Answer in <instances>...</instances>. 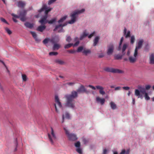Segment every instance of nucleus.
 Returning a JSON list of instances; mask_svg holds the SVG:
<instances>
[{
	"label": "nucleus",
	"mask_w": 154,
	"mask_h": 154,
	"mask_svg": "<svg viewBox=\"0 0 154 154\" xmlns=\"http://www.w3.org/2000/svg\"><path fill=\"white\" fill-rule=\"evenodd\" d=\"M77 91H72L71 94L66 95L65 97L66 99V106L68 107L73 108L75 107L74 99L78 96Z\"/></svg>",
	"instance_id": "obj_1"
},
{
	"label": "nucleus",
	"mask_w": 154,
	"mask_h": 154,
	"mask_svg": "<svg viewBox=\"0 0 154 154\" xmlns=\"http://www.w3.org/2000/svg\"><path fill=\"white\" fill-rule=\"evenodd\" d=\"M85 11L84 9H82L81 10L75 11L72 13L70 17H71V20L68 22L69 24H72L74 23L76 21V15L78 14L82 13Z\"/></svg>",
	"instance_id": "obj_2"
},
{
	"label": "nucleus",
	"mask_w": 154,
	"mask_h": 154,
	"mask_svg": "<svg viewBox=\"0 0 154 154\" xmlns=\"http://www.w3.org/2000/svg\"><path fill=\"white\" fill-rule=\"evenodd\" d=\"M104 70L107 72L114 73H124V71L122 70L111 67H106L104 68Z\"/></svg>",
	"instance_id": "obj_3"
},
{
	"label": "nucleus",
	"mask_w": 154,
	"mask_h": 154,
	"mask_svg": "<svg viewBox=\"0 0 154 154\" xmlns=\"http://www.w3.org/2000/svg\"><path fill=\"white\" fill-rule=\"evenodd\" d=\"M51 134L48 133V136L49 140L52 144H54V141H55L57 139L56 136L54 132L53 129L52 127H51Z\"/></svg>",
	"instance_id": "obj_4"
},
{
	"label": "nucleus",
	"mask_w": 154,
	"mask_h": 154,
	"mask_svg": "<svg viewBox=\"0 0 154 154\" xmlns=\"http://www.w3.org/2000/svg\"><path fill=\"white\" fill-rule=\"evenodd\" d=\"M65 133L67 135L69 140L72 141H75L77 139L76 135L74 134L69 133V131L65 128H64Z\"/></svg>",
	"instance_id": "obj_5"
},
{
	"label": "nucleus",
	"mask_w": 154,
	"mask_h": 154,
	"mask_svg": "<svg viewBox=\"0 0 154 154\" xmlns=\"http://www.w3.org/2000/svg\"><path fill=\"white\" fill-rule=\"evenodd\" d=\"M88 86L94 90H95L96 88H97V89L99 90V93L103 95L105 94V92L104 91V88L101 86L100 85H97L96 86V87H95L92 85H89Z\"/></svg>",
	"instance_id": "obj_6"
},
{
	"label": "nucleus",
	"mask_w": 154,
	"mask_h": 154,
	"mask_svg": "<svg viewBox=\"0 0 154 154\" xmlns=\"http://www.w3.org/2000/svg\"><path fill=\"white\" fill-rule=\"evenodd\" d=\"M55 103L54 104V106L55 108L56 111L57 112H58L57 109V107L56 104H57L59 108H61L62 107V105L60 102L59 100V99L58 98V97L57 95H55Z\"/></svg>",
	"instance_id": "obj_7"
},
{
	"label": "nucleus",
	"mask_w": 154,
	"mask_h": 154,
	"mask_svg": "<svg viewBox=\"0 0 154 154\" xmlns=\"http://www.w3.org/2000/svg\"><path fill=\"white\" fill-rule=\"evenodd\" d=\"M143 42V40H141L139 41L138 43V46H136L134 54V57L137 56V55L138 49L140 48L142 45V43Z\"/></svg>",
	"instance_id": "obj_8"
},
{
	"label": "nucleus",
	"mask_w": 154,
	"mask_h": 154,
	"mask_svg": "<svg viewBox=\"0 0 154 154\" xmlns=\"http://www.w3.org/2000/svg\"><path fill=\"white\" fill-rule=\"evenodd\" d=\"M26 10H23L20 12L19 14L20 17V20L23 22L25 21L26 20Z\"/></svg>",
	"instance_id": "obj_9"
},
{
	"label": "nucleus",
	"mask_w": 154,
	"mask_h": 154,
	"mask_svg": "<svg viewBox=\"0 0 154 154\" xmlns=\"http://www.w3.org/2000/svg\"><path fill=\"white\" fill-rule=\"evenodd\" d=\"M114 49V46L113 44H110L108 46L107 53L108 55H110L112 53Z\"/></svg>",
	"instance_id": "obj_10"
},
{
	"label": "nucleus",
	"mask_w": 154,
	"mask_h": 154,
	"mask_svg": "<svg viewBox=\"0 0 154 154\" xmlns=\"http://www.w3.org/2000/svg\"><path fill=\"white\" fill-rule=\"evenodd\" d=\"M66 25L67 24L65 23L64 24H60L58 25H56V26L54 29V31H56L59 28H60V29L58 31V32H63L64 31L63 30V27Z\"/></svg>",
	"instance_id": "obj_11"
},
{
	"label": "nucleus",
	"mask_w": 154,
	"mask_h": 154,
	"mask_svg": "<svg viewBox=\"0 0 154 154\" xmlns=\"http://www.w3.org/2000/svg\"><path fill=\"white\" fill-rule=\"evenodd\" d=\"M77 91L78 93H81L85 92L88 94L89 92L85 88V87L83 85H81L77 90Z\"/></svg>",
	"instance_id": "obj_12"
},
{
	"label": "nucleus",
	"mask_w": 154,
	"mask_h": 154,
	"mask_svg": "<svg viewBox=\"0 0 154 154\" xmlns=\"http://www.w3.org/2000/svg\"><path fill=\"white\" fill-rule=\"evenodd\" d=\"M96 101L97 103H99L101 105H103L105 102V99L97 97L96 98Z\"/></svg>",
	"instance_id": "obj_13"
},
{
	"label": "nucleus",
	"mask_w": 154,
	"mask_h": 154,
	"mask_svg": "<svg viewBox=\"0 0 154 154\" xmlns=\"http://www.w3.org/2000/svg\"><path fill=\"white\" fill-rule=\"evenodd\" d=\"M128 44L125 43L123 45L122 48H121V50H122V52L123 55H124L125 54V51L127 48V47H128Z\"/></svg>",
	"instance_id": "obj_14"
},
{
	"label": "nucleus",
	"mask_w": 154,
	"mask_h": 154,
	"mask_svg": "<svg viewBox=\"0 0 154 154\" xmlns=\"http://www.w3.org/2000/svg\"><path fill=\"white\" fill-rule=\"evenodd\" d=\"M46 28V26L45 25L40 26L38 27L37 30L38 31L42 32Z\"/></svg>",
	"instance_id": "obj_15"
},
{
	"label": "nucleus",
	"mask_w": 154,
	"mask_h": 154,
	"mask_svg": "<svg viewBox=\"0 0 154 154\" xmlns=\"http://www.w3.org/2000/svg\"><path fill=\"white\" fill-rule=\"evenodd\" d=\"M140 91H139L138 89H135V95L138 97V98H142L143 97L142 95L140 94Z\"/></svg>",
	"instance_id": "obj_16"
},
{
	"label": "nucleus",
	"mask_w": 154,
	"mask_h": 154,
	"mask_svg": "<svg viewBox=\"0 0 154 154\" xmlns=\"http://www.w3.org/2000/svg\"><path fill=\"white\" fill-rule=\"evenodd\" d=\"M54 62L57 64L60 65H63L65 63V62L64 61L59 59L55 60Z\"/></svg>",
	"instance_id": "obj_17"
},
{
	"label": "nucleus",
	"mask_w": 154,
	"mask_h": 154,
	"mask_svg": "<svg viewBox=\"0 0 154 154\" xmlns=\"http://www.w3.org/2000/svg\"><path fill=\"white\" fill-rule=\"evenodd\" d=\"M60 47V45L57 43H55L52 49L53 51L57 50L59 49Z\"/></svg>",
	"instance_id": "obj_18"
},
{
	"label": "nucleus",
	"mask_w": 154,
	"mask_h": 154,
	"mask_svg": "<svg viewBox=\"0 0 154 154\" xmlns=\"http://www.w3.org/2000/svg\"><path fill=\"white\" fill-rule=\"evenodd\" d=\"M134 57H133L132 56H130L129 57L128 59L130 63H134L137 60L136 57L137 56L134 57Z\"/></svg>",
	"instance_id": "obj_19"
},
{
	"label": "nucleus",
	"mask_w": 154,
	"mask_h": 154,
	"mask_svg": "<svg viewBox=\"0 0 154 154\" xmlns=\"http://www.w3.org/2000/svg\"><path fill=\"white\" fill-rule=\"evenodd\" d=\"M127 32V29L126 28H125L124 30V34L125 35V37L126 38H127L128 37H129L130 36V32L129 31H128V32L126 34Z\"/></svg>",
	"instance_id": "obj_20"
},
{
	"label": "nucleus",
	"mask_w": 154,
	"mask_h": 154,
	"mask_svg": "<svg viewBox=\"0 0 154 154\" xmlns=\"http://www.w3.org/2000/svg\"><path fill=\"white\" fill-rule=\"evenodd\" d=\"M25 5V4L23 2L20 1L18 2L17 6L19 8H23Z\"/></svg>",
	"instance_id": "obj_21"
},
{
	"label": "nucleus",
	"mask_w": 154,
	"mask_h": 154,
	"mask_svg": "<svg viewBox=\"0 0 154 154\" xmlns=\"http://www.w3.org/2000/svg\"><path fill=\"white\" fill-rule=\"evenodd\" d=\"M25 25L28 28L30 29L32 28L33 26V23H31L29 22H26L24 23Z\"/></svg>",
	"instance_id": "obj_22"
},
{
	"label": "nucleus",
	"mask_w": 154,
	"mask_h": 154,
	"mask_svg": "<svg viewBox=\"0 0 154 154\" xmlns=\"http://www.w3.org/2000/svg\"><path fill=\"white\" fill-rule=\"evenodd\" d=\"M110 105L112 109L114 110L117 108L116 105L114 102H111L110 103Z\"/></svg>",
	"instance_id": "obj_23"
},
{
	"label": "nucleus",
	"mask_w": 154,
	"mask_h": 154,
	"mask_svg": "<svg viewBox=\"0 0 154 154\" xmlns=\"http://www.w3.org/2000/svg\"><path fill=\"white\" fill-rule=\"evenodd\" d=\"M39 22L41 25H45L47 23H48V20H45L41 18V19L39 21Z\"/></svg>",
	"instance_id": "obj_24"
},
{
	"label": "nucleus",
	"mask_w": 154,
	"mask_h": 154,
	"mask_svg": "<svg viewBox=\"0 0 154 154\" xmlns=\"http://www.w3.org/2000/svg\"><path fill=\"white\" fill-rule=\"evenodd\" d=\"M99 39V37L98 36H96L95 37L94 40L93 46H95L97 44Z\"/></svg>",
	"instance_id": "obj_25"
},
{
	"label": "nucleus",
	"mask_w": 154,
	"mask_h": 154,
	"mask_svg": "<svg viewBox=\"0 0 154 154\" xmlns=\"http://www.w3.org/2000/svg\"><path fill=\"white\" fill-rule=\"evenodd\" d=\"M150 63L151 64H154V55L152 54L150 57Z\"/></svg>",
	"instance_id": "obj_26"
},
{
	"label": "nucleus",
	"mask_w": 154,
	"mask_h": 154,
	"mask_svg": "<svg viewBox=\"0 0 154 154\" xmlns=\"http://www.w3.org/2000/svg\"><path fill=\"white\" fill-rule=\"evenodd\" d=\"M91 50L88 49H84L82 51V53L85 55H87L88 54L91 53Z\"/></svg>",
	"instance_id": "obj_27"
},
{
	"label": "nucleus",
	"mask_w": 154,
	"mask_h": 154,
	"mask_svg": "<svg viewBox=\"0 0 154 154\" xmlns=\"http://www.w3.org/2000/svg\"><path fill=\"white\" fill-rule=\"evenodd\" d=\"M88 35V33H86L85 31L83 32L82 34L80 36V40H82L84 38L87 36Z\"/></svg>",
	"instance_id": "obj_28"
},
{
	"label": "nucleus",
	"mask_w": 154,
	"mask_h": 154,
	"mask_svg": "<svg viewBox=\"0 0 154 154\" xmlns=\"http://www.w3.org/2000/svg\"><path fill=\"white\" fill-rule=\"evenodd\" d=\"M124 38L123 37H122L120 40V42L119 43V46L118 48V50L120 51L121 50V46L122 43V42L123 41Z\"/></svg>",
	"instance_id": "obj_29"
},
{
	"label": "nucleus",
	"mask_w": 154,
	"mask_h": 154,
	"mask_svg": "<svg viewBox=\"0 0 154 154\" xmlns=\"http://www.w3.org/2000/svg\"><path fill=\"white\" fill-rule=\"evenodd\" d=\"M67 17V16H65L61 18L60 20H59L58 22L59 23H61L63 22L64 20H65L66 18Z\"/></svg>",
	"instance_id": "obj_30"
},
{
	"label": "nucleus",
	"mask_w": 154,
	"mask_h": 154,
	"mask_svg": "<svg viewBox=\"0 0 154 154\" xmlns=\"http://www.w3.org/2000/svg\"><path fill=\"white\" fill-rule=\"evenodd\" d=\"M47 9V6L46 5H43L42 8L40 9L39 11L38 12H41L43 11L44 10L46 9Z\"/></svg>",
	"instance_id": "obj_31"
},
{
	"label": "nucleus",
	"mask_w": 154,
	"mask_h": 154,
	"mask_svg": "<svg viewBox=\"0 0 154 154\" xmlns=\"http://www.w3.org/2000/svg\"><path fill=\"white\" fill-rule=\"evenodd\" d=\"M56 20L57 18H54L50 20H48V23L50 24H52L55 23L56 21Z\"/></svg>",
	"instance_id": "obj_32"
},
{
	"label": "nucleus",
	"mask_w": 154,
	"mask_h": 154,
	"mask_svg": "<svg viewBox=\"0 0 154 154\" xmlns=\"http://www.w3.org/2000/svg\"><path fill=\"white\" fill-rule=\"evenodd\" d=\"M123 56L122 54V55L119 54L116 55L114 56L115 59L116 60L121 59L122 58Z\"/></svg>",
	"instance_id": "obj_33"
},
{
	"label": "nucleus",
	"mask_w": 154,
	"mask_h": 154,
	"mask_svg": "<svg viewBox=\"0 0 154 154\" xmlns=\"http://www.w3.org/2000/svg\"><path fill=\"white\" fill-rule=\"evenodd\" d=\"M31 33L32 34L33 37L36 40H37V35L36 33L34 32L31 31Z\"/></svg>",
	"instance_id": "obj_34"
},
{
	"label": "nucleus",
	"mask_w": 154,
	"mask_h": 154,
	"mask_svg": "<svg viewBox=\"0 0 154 154\" xmlns=\"http://www.w3.org/2000/svg\"><path fill=\"white\" fill-rule=\"evenodd\" d=\"M73 45V43H70L66 45L64 47L65 49H68L70 48Z\"/></svg>",
	"instance_id": "obj_35"
},
{
	"label": "nucleus",
	"mask_w": 154,
	"mask_h": 154,
	"mask_svg": "<svg viewBox=\"0 0 154 154\" xmlns=\"http://www.w3.org/2000/svg\"><path fill=\"white\" fill-rule=\"evenodd\" d=\"M75 84V82H68L66 83L65 85H68L69 86H74Z\"/></svg>",
	"instance_id": "obj_36"
},
{
	"label": "nucleus",
	"mask_w": 154,
	"mask_h": 154,
	"mask_svg": "<svg viewBox=\"0 0 154 154\" xmlns=\"http://www.w3.org/2000/svg\"><path fill=\"white\" fill-rule=\"evenodd\" d=\"M83 46H79L78 48L76 50V52H81L82 51V50H83Z\"/></svg>",
	"instance_id": "obj_37"
},
{
	"label": "nucleus",
	"mask_w": 154,
	"mask_h": 154,
	"mask_svg": "<svg viewBox=\"0 0 154 154\" xmlns=\"http://www.w3.org/2000/svg\"><path fill=\"white\" fill-rule=\"evenodd\" d=\"M58 54V52L54 51L50 52L49 53V55L50 56H56Z\"/></svg>",
	"instance_id": "obj_38"
},
{
	"label": "nucleus",
	"mask_w": 154,
	"mask_h": 154,
	"mask_svg": "<svg viewBox=\"0 0 154 154\" xmlns=\"http://www.w3.org/2000/svg\"><path fill=\"white\" fill-rule=\"evenodd\" d=\"M135 39L134 36L132 35L131 37L130 42L131 44H133L135 41Z\"/></svg>",
	"instance_id": "obj_39"
},
{
	"label": "nucleus",
	"mask_w": 154,
	"mask_h": 154,
	"mask_svg": "<svg viewBox=\"0 0 154 154\" xmlns=\"http://www.w3.org/2000/svg\"><path fill=\"white\" fill-rule=\"evenodd\" d=\"M140 91V93L143 94H145L146 93H147L146 89L144 88H141Z\"/></svg>",
	"instance_id": "obj_40"
},
{
	"label": "nucleus",
	"mask_w": 154,
	"mask_h": 154,
	"mask_svg": "<svg viewBox=\"0 0 154 154\" xmlns=\"http://www.w3.org/2000/svg\"><path fill=\"white\" fill-rule=\"evenodd\" d=\"M22 78L23 81H26L27 80V77L26 75L22 74Z\"/></svg>",
	"instance_id": "obj_41"
},
{
	"label": "nucleus",
	"mask_w": 154,
	"mask_h": 154,
	"mask_svg": "<svg viewBox=\"0 0 154 154\" xmlns=\"http://www.w3.org/2000/svg\"><path fill=\"white\" fill-rule=\"evenodd\" d=\"M120 154H129V151H127L126 152L125 150H122Z\"/></svg>",
	"instance_id": "obj_42"
},
{
	"label": "nucleus",
	"mask_w": 154,
	"mask_h": 154,
	"mask_svg": "<svg viewBox=\"0 0 154 154\" xmlns=\"http://www.w3.org/2000/svg\"><path fill=\"white\" fill-rule=\"evenodd\" d=\"M6 31L10 35L11 34V31L8 28L6 27L5 28Z\"/></svg>",
	"instance_id": "obj_43"
},
{
	"label": "nucleus",
	"mask_w": 154,
	"mask_h": 154,
	"mask_svg": "<svg viewBox=\"0 0 154 154\" xmlns=\"http://www.w3.org/2000/svg\"><path fill=\"white\" fill-rule=\"evenodd\" d=\"M75 146L76 147H80V143L79 141H78L75 143Z\"/></svg>",
	"instance_id": "obj_44"
},
{
	"label": "nucleus",
	"mask_w": 154,
	"mask_h": 154,
	"mask_svg": "<svg viewBox=\"0 0 154 154\" xmlns=\"http://www.w3.org/2000/svg\"><path fill=\"white\" fill-rule=\"evenodd\" d=\"M77 152L81 154L82 153V149L80 147H78V148L76 149Z\"/></svg>",
	"instance_id": "obj_45"
},
{
	"label": "nucleus",
	"mask_w": 154,
	"mask_h": 154,
	"mask_svg": "<svg viewBox=\"0 0 154 154\" xmlns=\"http://www.w3.org/2000/svg\"><path fill=\"white\" fill-rule=\"evenodd\" d=\"M72 40V38L70 36H67L66 38V40L68 42H69Z\"/></svg>",
	"instance_id": "obj_46"
},
{
	"label": "nucleus",
	"mask_w": 154,
	"mask_h": 154,
	"mask_svg": "<svg viewBox=\"0 0 154 154\" xmlns=\"http://www.w3.org/2000/svg\"><path fill=\"white\" fill-rule=\"evenodd\" d=\"M45 14H48V13L50 11H51V10H52V8H49V9H45Z\"/></svg>",
	"instance_id": "obj_47"
},
{
	"label": "nucleus",
	"mask_w": 154,
	"mask_h": 154,
	"mask_svg": "<svg viewBox=\"0 0 154 154\" xmlns=\"http://www.w3.org/2000/svg\"><path fill=\"white\" fill-rule=\"evenodd\" d=\"M145 95V99L146 100H148L150 99V97L148 96L147 93H146Z\"/></svg>",
	"instance_id": "obj_48"
},
{
	"label": "nucleus",
	"mask_w": 154,
	"mask_h": 154,
	"mask_svg": "<svg viewBox=\"0 0 154 154\" xmlns=\"http://www.w3.org/2000/svg\"><path fill=\"white\" fill-rule=\"evenodd\" d=\"M57 0H49L48 2V5H50L53 2H55Z\"/></svg>",
	"instance_id": "obj_49"
},
{
	"label": "nucleus",
	"mask_w": 154,
	"mask_h": 154,
	"mask_svg": "<svg viewBox=\"0 0 154 154\" xmlns=\"http://www.w3.org/2000/svg\"><path fill=\"white\" fill-rule=\"evenodd\" d=\"M15 145H16V147L14 150V151L15 152L17 151V145H18V143H17V139H16L15 140Z\"/></svg>",
	"instance_id": "obj_50"
},
{
	"label": "nucleus",
	"mask_w": 154,
	"mask_h": 154,
	"mask_svg": "<svg viewBox=\"0 0 154 154\" xmlns=\"http://www.w3.org/2000/svg\"><path fill=\"white\" fill-rule=\"evenodd\" d=\"M11 15L13 16L14 17H15L16 18H20L19 15H17L16 14H11Z\"/></svg>",
	"instance_id": "obj_51"
},
{
	"label": "nucleus",
	"mask_w": 154,
	"mask_h": 154,
	"mask_svg": "<svg viewBox=\"0 0 154 154\" xmlns=\"http://www.w3.org/2000/svg\"><path fill=\"white\" fill-rule=\"evenodd\" d=\"M48 41H49L48 39L45 38L43 41V42L44 44H46L48 42Z\"/></svg>",
	"instance_id": "obj_52"
},
{
	"label": "nucleus",
	"mask_w": 154,
	"mask_h": 154,
	"mask_svg": "<svg viewBox=\"0 0 154 154\" xmlns=\"http://www.w3.org/2000/svg\"><path fill=\"white\" fill-rule=\"evenodd\" d=\"M65 116L66 118L69 119L70 118L69 114L67 112H66L65 113Z\"/></svg>",
	"instance_id": "obj_53"
},
{
	"label": "nucleus",
	"mask_w": 154,
	"mask_h": 154,
	"mask_svg": "<svg viewBox=\"0 0 154 154\" xmlns=\"http://www.w3.org/2000/svg\"><path fill=\"white\" fill-rule=\"evenodd\" d=\"M0 19H1V20L2 22H4L8 24V23L7 22V21H6V20L5 19L2 18H1Z\"/></svg>",
	"instance_id": "obj_54"
},
{
	"label": "nucleus",
	"mask_w": 154,
	"mask_h": 154,
	"mask_svg": "<svg viewBox=\"0 0 154 154\" xmlns=\"http://www.w3.org/2000/svg\"><path fill=\"white\" fill-rule=\"evenodd\" d=\"M95 33V32H94L90 34L89 35H88V38H91L93 36H94V35Z\"/></svg>",
	"instance_id": "obj_55"
},
{
	"label": "nucleus",
	"mask_w": 154,
	"mask_h": 154,
	"mask_svg": "<svg viewBox=\"0 0 154 154\" xmlns=\"http://www.w3.org/2000/svg\"><path fill=\"white\" fill-rule=\"evenodd\" d=\"M67 51L70 53L73 54L75 52V51L74 50H70Z\"/></svg>",
	"instance_id": "obj_56"
},
{
	"label": "nucleus",
	"mask_w": 154,
	"mask_h": 154,
	"mask_svg": "<svg viewBox=\"0 0 154 154\" xmlns=\"http://www.w3.org/2000/svg\"><path fill=\"white\" fill-rule=\"evenodd\" d=\"M79 43L80 42L79 41H77L74 44H73V46H77L79 45Z\"/></svg>",
	"instance_id": "obj_57"
},
{
	"label": "nucleus",
	"mask_w": 154,
	"mask_h": 154,
	"mask_svg": "<svg viewBox=\"0 0 154 154\" xmlns=\"http://www.w3.org/2000/svg\"><path fill=\"white\" fill-rule=\"evenodd\" d=\"M151 87L150 85H147L146 86H145V89L148 90Z\"/></svg>",
	"instance_id": "obj_58"
},
{
	"label": "nucleus",
	"mask_w": 154,
	"mask_h": 154,
	"mask_svg": "<svg viewBox=\"0 0 154 154\" xmlns=\"http://www.w3.org/2000/svg\"><path fill=\"white\" fill-rule=\"evenodd\" d=\"M122 88L125 90H128L130 88L129 87H122Z\"/></svg>",
	"instance_id": "obj_59"
},
{
	"label": "nucleus",
	"mask_w": 154,
	"mask_h": 154,
	"mask_svg": "<svg viewBox=\"0 0 154 154\" xmlns=\"http://www.w3.org/2000/svg\"><path fill=\"white\" fill-rule=\"evenodd\" d=\"M48 18V14H45V16H44L42 18H43L45 20H47V18Z\"/></svg>",
	"instance_id": "obj_60"
},
{
	"label": "nucleus",
	"mask_w": 154,
	"mask_h": 154,
	"mask_svg": "<svg viewBox=\"0 0 154 154\" xmlns=\"http://www.w3.org/2000/svg\"><path fill=\"white\" fill-rule=\"evenodd\" d=\"M104 56V55L103 53H101L98 55V57L99 58H102Z\"/></svg>",
	"instance_id": "obj_61"
},
{
	"label": "nucleus",
	"mask_w": 154,
	"mask_h": 154,
	"mask_svg": "<svg viewBox=\"0 0 154 154\" xmlns=\"http://www.w3.org/2000/svg\"><path fill=\"white\" fill-rule=\"evenodd\" d=\"M121 87H117L115 88V91H117L118 90H119L120 89Z\"/></svg>",
	"instance_id": "obj_62"
},
{
	"label": "nucleus",
	"mask_w": 154,
	"mask_h": 154,
	"mask_svg": "<svg viewBox=\"0 0 154 154\" xmlns=\"http://www.w3.org/2000/svg\"><path fill=\"white\" fill-rule=\"evenodd\" d=\"M107 152V150L106 149H104L103 151V154H106Z\"/></svg>",
	"instance_id": "obj_63"
},
{
	"label": "nucleus",
	"mask_w": 154,
	"mask_h": 154,
	"mask_svg": "<svg viewBox=\"0 0 154 154\" xmlns=\"http://www.w3.org/2000/svg\"><path fill=\"white\" fill-rule=\"evenodd\" d=\"M77 41H79L78 39V38L77 37L75 38L74 39V41L75 42H76Z\"/></svg>",
	"instance_id": "obj_64"
}]
</instances>
